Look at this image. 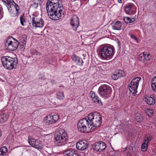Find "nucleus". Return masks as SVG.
Segmentation results:
<instances>
[{"label":"nucleus","mask_w":156,"mask_h":156,"mask_svg":"<svg viewBox=\"0 0 156 156\" xmlns=\"http://www.w3.org/2000/svg\"><path fill=\"white\" fill-rule=\"evenodd\" d=\"M124 21L126 23H130V18L128 17H125L123 18Z\"/></svg>","instance_id":"obj_35"},{"label":"nucleus","mask_w":156,"mask_h":156,"mask_svg":"<svg viewBox=\"0 0 156 156\" xmlns=\"http://www.w3.org/2000/svg\"><path fill=\"white\" fill-rule=\"evenodd\" d=\"M130 20L131 23L133 22L135 20V18H130Z\"/></svg>","instance_id":"obj_42"},{"label":"nucleus","mask_w":156,"mask_h":156,"mask_svg":"<svg viewBox=\"0 0 156 156\" xmlns=\"http://www.w3.org/2000/svg\"><path fill=\"white\" fill-rule=\"evenodd\" d=\"M150 140L151 139H149L147 137H145L144 142L141 146L142 151H145L147 150L148 146V141Z\"/></svg>","instance_id":"obj_19"},{"label":"nucleus","mask_w":156,"mask_h":156,"mask_svg":"<svg viewBox=\"0 0 156 156\" xmlns=\"http://www.w3.org/2000/svg\"><path fill=\"white\" fill-rule=\"evenodd\" d=\"M32 53L33 54L37 55L40 56L41 55V54L40 52H38L35 50H33L32 52Z\"/></svg>","instance_id":"obj_37"},{"label":"nucleus","mask_w":156,"mask_h":156,"mask_svg":"<svg viewBox=\"0 0 156 156\" xmlns=\"http://www.w3.org/2000/svg\"><path fill=\"white\" fill-rule=\"evenodd\" d=\"M79 57L76 56L75 55H73L71 57V58L72 60L76 62V60H77V58H78Z\"/></svg>","instance_id":"obj_38"},{"label":"nucleus","mask_w":156,"mask_h":156,"mask_svg":"<svg viewBox=\"0 0 156 156\" xmlns=\"http://www.w3.org/2000/svg\"><path fill=\"white\" fill-rule=\"evenodd\" d=\"M111 156H115V154H112V155H111Z\"/></svg>","instance_id":"obj_47"},{"label":"nucleus","mask_w":156,"mask_h":156,"mask_svg":"<svg viewBox=\"0 0 156 156\" xmlns=\"http://www.w3.org/2000/svg\"><path fill=\"white\" fill-rule=\"evenodd\" d=\"M23 41H21L20 42H22V45L23 46L24 44H26V41H24V40L23 39Z\"/></svg>","instance_id":"obj_44"},{"label":"nucleus","mask_w":156,"mask_h":156,"mask_svg":"<svg viewBox=\"0 0 156 156\" xmlns=\"http://www.w3.org/2000/svg\"><path fill=\"white\" fill-rule=\"evenodd\" d=\"M139 60L142 61L143 62H144L145 61L144 59V57L143 55V53L140 54L139 56L138 57Z\"/></svg>","instance_id":"obj_36"},{"label":"nucleus","mask_w":156,"mask_h":156,"mask_svg":"<svg viewBox=\"0 0 156 156\" xmlns=\"http://www.w3.org/2000/svg\"><path fill=\"white\" fill-rule=\"evenodd\" d=\"M67 140V134L64 130H59L55 135L54 141L56 145L58 146L65 145Z\"/></svg>","instance_id":"obj_4"},{"label":"nucleus","mask_w":156,"mask_h":156,"mask_svg":"<svg viewBox=\"0 0 156 156\" xmlns=\"http://www.w3.org/2000/svg\"><path fill=\"white\" fill-rule=\"evenodd\" d=\"M75 62H76L78 65L81 66L83 65V61L81 58L78 57Z\"/></svg>","instance_id":"obj_32"},{"label":"nucleus","mask_w":156,"mask_h":156,"mask_svg":"<svg viewBox=\"0 0 156 156\" xmlns=\"http://www.w3.org/2000/svg\"><path fill=\"white\" fill-rule=\"evenodd\" d=\"M98 92L101 95L106 98L109 97L110 92V87L106 85H102L99 87Z\"/></svg>","instance_id":"obj_10"},{"label":"nucleus","mask_w":156,"mask_h":156,"mask_svg":"<svg viewBox=\"0 0 156 156\" xmlns=\"http://www.w3.org/2000/svg\"><path fill=\"white\" fill-rule=\"evenodd\" d=\"M127 150L128 151L127 154H130L132 152V147H131L130 146L129 147L128 149H127Z\"/></svg>","instance_id":"obj_40"},{"label":"nucleus","mask_w":156,"mask_h":156,"mask_svg":"<svg viewBox=\"0 0 156 156\" xmlns=\"http://www.w3.org/2000/svg\"><path fill=\"white\" fill-rule=\"evenodd\" d=\"M93 150L94 151L100 152L105 149L106 147L105 143L103 141H99L93 144Z\"/></svg>","instance_id":"obj_12"},{"label":"nucleus","mask_w":156,"mask_h":156,"mask_svg":"<svg viewBox=\"0 0 156 156\" xmlns=\"http://www.w3.org/2000/svg\"><path fill=\"white\" fill-rule=\"evenodd\" d=\"M150 113H151V114H152V112H150Z\"/></svg>","instance_id":"obj_48"},{"label":"nucleus","mask_w":156,"mask_h":156,"mask_svg":"<svg viewBox=\"0 0 156 156\" xmlns=\"http://www.w3.org/2000/svg\"><path fill=\"white\" fill-rule=\"evenodd\" d=\"M70 24L73 29L76 30L77 28L79 26V21L78 17L76 16H74L70 21Z\"/></svg>","instance_id":"obj_15"},{"label":"nucleus","mask_w":156,"mask_h":156,"mask_svg":"<svg viewBox=\"0 0 156 156\" xmlns=\"http://www.w3.org/2000/svg\"><path fill=\"white\" fill-rule=\"evenodd\" d=\"M20 23L22 25L24 26L23 23L26 22L25 18L24 17V14L21 15L20 17Z\"/></svg>","instance_id":"obj_33"},{"label":"nucleus","mask_w":156,"mask_h":156,"mask_svg":"<svg viewBox=\"0 0 156 156\" xmlns=\"http://www.w3.org/2000/svg\"><path fill=\"white\" fill-rule=\"evenodd\" d=\"M92 100L94 102H96V103L99 104L100 105H102V103L101 102V101L100 100L98 99V96H96L94 98L92 99Z\"/></svg>","instance_id":"obj_30"},{"label":"nucleus","mask_w":156,"mask_h":156,"mask_svg":"<svg viewBox=\"0 0 156 156\" xmlns=\"http://www.w3.org/2000/svg\"><path fill=\"white\" fill-rule=\"evenodd\" d=\"M64 96L62 91H59L57 93V97L59 99H63L64 98Z\"/></svg>","instance_id":"obj_27"},{"label":"nucleus","mask_w":156,"mask_h":156,"mask_svg":"<svg viewBox=\"0 0 156 156\" xmlns=\"http://www.w3.org/2000/svg\"><path fill=\"white\" fill-rule=\"evenodd\" d=\"M144 56V60H149L150 59V58H149V56H150V54H145L144 52H143Z\"/></svg>","instance_id":"obj_34"},{"label":"nucleus","mask_w":156,"mask_h":156,"mask_svg":"<svg viewBox=\"0 0 156 156\" xmlns=\"http://www.w3.org/2000/svg\"><path fill=\"white\" fill-rule=\"evenodd\" d=\"M135 119L138 122H141L143 120L142 116L138 113L136 114Z\"/></svg>","instance_id":"obj_26"},{"label":"nucleus","mask_w":156,"mask_h":156,"mask_svg":"<svg viewBox=\"0 0 156 156\" xmlns=\"http://www.w3.org/2000/svg\"><path fill=\"white\" fill-rule=\"evenodd\" d=\"M77 127L79 131L83 133H88L94 131V127L90 125V122L86 118H83L78 122Z\"/></svg>","instance_id":"obj_1"},{"label":"nucleus","mask_w":156,"mask_h":156,"mask_svg":"<svg viewBox=\"0 0 156 156\" xmlns=\"http://www.w3.org/2000/svg\"><path fill=\"white\" fill-rule=\"evenodd\" d=\"M15 8L16 9V11L17 12L19 10V7L18 5L15 6Z\"/></svg>","instance_id":"obj_43"},{"label":"nucleus","mask_w":156,"mask_h":156,"mask_svg":"<svg viewBox=\"0 0 156 156\" xmlns=\"http://www.w3.org/2000/svg\"><path fill=\"white\" fill-rule=\"evenodd\" d=\"M58 9L59 10L63 9L61 2L59 0H48L46 4V9L51 10L52 9Z\"/></svg>","instance_id":"obj_9"},{"label":"nucleus","mask_w":156,"mask_h":156,"mask_svg":"<svg viewBox=\"0 0 156 156\" xmlns=\"http://www.w3.org/2000/svg\"><path fill=\"white\" fill-rule=\"evenodd\" d=\"M7 118V116L5 114L0 115V123H2L5 121Z\"/></svg>","instance_id":"obj_28"},{"label":"nucleus","mask_w":156,"mask_h":156,"mask_svg":"<svg viewBox=\"0 0 156 156\" xmlns=\"http://www.w3.org/2000/svg\"><path fill=\"white\" fill-rule=\"evenodd\" d=\"M125 75L124 72L121 70L118 71L116 73L112 75V79L114 80H117L119 78L124 76Z\"/></svg>","instance_id":"obj_18"},{"label":"nucleus","mask_w":156,"mask_h":156,"mask_svg":"<svg viewBox=\"0 0 156 156\" xmlns=\"http://www.w3.org/2000/svg\"><path fill=\"white\" fill-rule=\"evenodd\" d=\"M90 125L94 127V130L96 128L99 126L102 122L101 115L98 112L90 114L88 117Z\"/></svg>","instance_id":"obj_3"},{"label":"nucleus","mask_w":156,"mask_h":156,"mask_svg":"<svg viewBox=\"0 0 156 156\" xmlns=\"http://www.w3.org/2000/svg\"><path fill=\"white\" fill-rule=\"evenodd\" d=\"M88 143L87 141L82 140L78 142L76 144V147L77 149L83 151L86 149L88 147Z\"/></svg>","instance_id":"obj_14"},{"label":"nucleus","mask_w":156,"mask_h":156,"mask_svg":"<svg viewBox=\"0 0 156 156\" xmlns=\"http://www.w3.org/2000/svg\"><path fill=\"white\" fill-rule=\"evenodd\" d=\"M13 5L14 7H15V6H16L18 5L14 2L13 3V4H12V6Z\"/></svg>","instance_id":"obj_45"},{"label":"nucleus","mask_w":156,"mask_h":156,"mask_svg":"<svg viewBox=\"0 0 156 156\" xmlns=\"http://www.w3.org/2000/svg\"><path fill=\"white\" fill-rule=\"evenodd\" d=\"M35 141H35L34 144V145L32 146L36 148L41 149L42 147L41 144H40V142L37 140Z\"/></svg>","instance_id":"obj_25"},{"label":"nucleus","mask_w":156,"mask_h":156,"mask_svg":"<svg viewBox=\"0 0 156 156\" xmlns=\"http://www.w3.org/2000/svg\"><path fill=\"white\" fill-rule=\"evenodd\" d=\"M134 5L132 3L127 4L125 8V12L127 14H131L134 11Z\"/></svg>","instance_id":"obj_16"},{"label":"nucleus","mask_w":156,"mask_h":156,"mask_svg":"<svg viewBox=\"0 0 156 156\" xmlns=\"http://www.w3.org/2000/svg\"><path fill=\"white\" fill-rule=\"evenodd\" d=\"M141 78L139 77H136L132 80L129 86V89L130 93L133 96H135L137 93V88L139 85V82Z\"/></svg>","instance_id":"obj_7"},{"label":"nucleus","mask_w":156,"mask_h":156,"mask_svg":"<svg viewBox=\"0 0 156 156\" xmlns=\"http://www.w3.org/2000/svg\"><path fill=\"white\" fill-rule=\"evenodd\" d=\"M5 41V47L7 49L10 51L15 50L18 47L19 42L12 37H8Z\"/></svg>","instance_id":"obj_6"},{"label":"nucleus","mask_w":156,"mask_h":156,"mask_svg":"<svg viewBox=\"0 0 156 156\" xmlns=\"http://www.w3.org/2000/svg\"><path fill=\"white\" fill-rule=\"evenodd\" d=\"M59 119V116L56 114L52 116L51 115H48L46 116L44 119V122L47 125L55 123Z\"/></svg>","instance_id":"obj_11"},{"label":"nucleus","mask_w":156,"mask_h":156,"mask_svg":"<svg viewBox=\"0 0 156 156\" xmlns=\"http://www.w3.org/2000/svg\"><path fill=\"white\" fill-rule=\"evenodd\" d=\"M145 101L149 105H153L155 103V100L151 97H147L145 98Z\"/></svg>","instance_id":"obj_21"},{"label":"nucleus","mask_w":156,"mask_h":156,"mask_svg":"<svg viewBox=\"0 0 156 156\" xmlns=\"http://www.w3.org/2000/svg\"><path fill=\"white\" fill-rule=\"evenodd\" d=\"M39 3V0H33L31 5L34 8H36L38 7Z\"/></svg>","instance_id":"obj_29"},{"label":"nucleus","mask_w":156,"mask_h":156,"mask_svg":"<svg viewBox=\"0 0 156 156\" xmlns=\"http://www.w3.org/2000/svg\"><path fill=\"white\" fill-rule=\"evenodd\" d=\"M14 2L12 1H11L10 0H7L6 1V4L7 5V7L9 11L11 12L12 10L11 6H12L13 3Z\"/></svg>","instance_id":"obj_23"},{"label":"nucleus","mask_w":156,"mask_h":156,"mask_svg":"<svg viewBox=\"0 0 156 156\" xmlns=\"http://www.w3.org/2000/svg\"><path fill=\"white\" fill-rule=\"evenodd\" d=\"M7 151V149L5 147H3L0 149V156H4Z\"/></svg>","instance_id":"obj_22"},{"label":"nucleus","mask_w":156,"mask_h":156,"mask_svg":"<svg viewBox=\"0 0 156 156\" xmlns=\"http://www.w3.org/2000/svg\"><path fill=\"white\" fill-rule=\"evenodd\" d=\"M1 62L3 66L9 70L16 68L18 63L16 58H12L8 56L2 57Z\"/></svg>","instance_id":"obj_2"},{"label":"nucleus","mask_w":156,"mask_h":156,"mask_svg":"<svg viewBox=\"0 0 156 156\" xmlns=\"http://www.w3.org/2000/svg\"><path fill=\"white\" fill-rule=\"evenodd\" d=\"M130 36L131 38L134 39L135 40H137V38L136 37L132 34H130Z\"/></svg>","instance_id":"obj_41"},{"label":"nucleus","mask_w":156,"mask_h":156,"mask_svg":"<svg viewBox=\"0 0 156 156\" xmlns=\"http://www.w3.org/2000/svg\"><path fill=\"white\" fill-rule=\"evenodd\" d=\"M90 97L92 99L94 98L95 97H96L95 96V93L93 91H91L90 92Z\"/></svg>","instance_id":"obj_39"},{"label":"nucleus","mask_w":156,"mask_h":156,"mask_svg":"<svg viewBox=\"0 0 156 156\" xmlns=\"http://www.w3.org/2000/svg\"><path fill=\"white\" fill-rule=\"evenodd\" d=\"M100 53L102 58L106 59L112 56L114 54V49L112 47L106 46L103 47L101 49Z\"/></svg>","instance_id":"obj_8"},{"label":"nucleus","mask_w":156,"mask_h":156,"mask_svg":"<svg viewBox=\"0 0 156 156\" xmlns=\"http://www.w3.org/2000/svg\"><path fill=\"white\" fill-rule=\"evenodd\" d=\"M37 140L34 139L30 138V136H28V142L29 144L33 146L34 144L35 141V142Z\"/></svg>","instance_id":"obj_31"},{"label":"nucleus","mask_w":156,"mask_h":156,"mask_svg":"<svg viewBox=\"0 0 156 156\" xmlns=\"http://www.w3.org/2000/svg\"><path fill=\"white\" fill-rule=\"evenodd\" d=\"M122 25L124 26L123 23L119 21H117L113 24L112 26V28L115 30H120L121 29Z\"/></svg>","instance_id":"obj_20"},{"label":"nucleus","mask_w":156,"mask_h":156,"mask_svg":"<svg viewBox=\"0 0 156 156\" xmlns=\"http://www.w3.org/2000/svg\"><path fill=\"white\" fill-rule=\"evenodd\" d=\"M118 45H120V42L119 41H118Z\"/></svg>","instance_id":"obj_46"},{"label":"nucleus","mask_w":156,"mask_h":156,"mask_svg":"<svg viewBox=\"0 0 156 156\" xmlns=\"http://www.w3.org/2000/svg\"><path fill=\"white\" fill-rule=\"evenodd\" d=\"M151 87L152 89L156 91V76L154 77L151 81Z\"/></svg>","instance_id":"obj_24"},{"label":"nucleus","mask_w":156,"mask_h":156,"mask_svg":"<svg viewBox=\"0 0 156 156\" xmlns=\"http://www.w3.org/2000/svg\"><path fill=\"white\" fill-rule=\"evenodd\" d=\"M65 156H78V154L75 153L73 149H68L63 152Z\"/></svg>","instance_id":"obj_17"},{"label":"nucleus","mask_w":156,"mask_h":156,"mask_svg":"<svg viewBox=\"0 0 156 156\" xmlns=\"http://www.w3.org/2000/svg\"><path fill=\"white\" fill-rule=\"evenodd\" d=\"M48 16L52 20H57L60 19L62 15H64V11L63 9H60L54 8L51 9V10L46 9Z\"/></svg>","instance_id":"obj_5"},{"label":"nucleus","mask_w":156,"mask_h":156,"mask_svg":"<svg viewBox=\"0 0 156 156\" xmlns=\"http://www.w3.org/2000/svg\"><path fill=\"white\" fill-rule=\"evenodd\" d=\"M32 24L34 27L41 28L44 26V23L42 19H38L35 16L32 18Z\"/></svg>","instance_id":"obj_13"}]
</instances>
